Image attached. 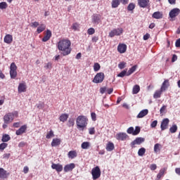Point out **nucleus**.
I'll return each instance as SVG.
<instances>
[{
    "label": "nucleus",
    "mask_w": 180,
    "mask_h": 180,
    "mask_svg": "<svg viewBox=\"0 0 180 180\" xmlns=\"http://www.w3.org/2000/svg\"><path fill=\"white\" fill-rule=\"evenodd\" d=\"M126 50H127V46L124 44H120L117 46V51L120 53V54H123V53H126Z\"/></svg>",
    "instance_id": "obj_15"
},
{
    "label": "nucleus",
    "mask_w": 180,
    "mask_h": 180,
    "mask_svg": "<svg viewBox=\"0 0 180 180\" xmlns=\"http://www.w3.org/2000/svg\"><path fill=\"white\" fill-rule=\"evenodd\" d=\"M8 147V143H2L0 144V150L4 151L6 148Z\"/></svg>",
    "instance_id": "obj_48"
},
{
    "label": "nucleus",
    "mask_w": 180,
    "mask_h": 180,
    "mask_svg": "<svg viewBox=\"0 0 180 180\" xmlns=\"http://www.w3.org/2000/svg\"><path fill=\"white\" fill-rule=\"evenodd\" d=\"M51 168L52 169H56L57 172H61L63 171V165L60 164L52 163Z\"/></svg>",
    "instance_id": "obj_19"
},
{
    "label": "nucleus",
    "mask_w": 180,
    "mask_h": 180,
    "mask_svg": "<svg viewBox=\"0 0 180 180\" xmlns=\"http://www.w3.org/2000/svg\"><path fill=\"white\" fill-rule=\"evenodd\" d=\"M77 155V151L75 150H70L68 153V158H71L72 160L75 158Z\"/></svg>",
    "instance_id": "obj_28"
},
{
    "label": "nucleus",
    "mask_w": 180,
    "mask_h": 180,
    "mask_svg": "<svg viewBox=\"0 0 180 180\" xmlns=\"http://www.w3.org/2000/svg\"><path fill=\"white\" fill-rule=\"evenodd\" d=\"M125 75H127V70H123L117 75L120 78H123Z\"/></svg>",
    "instance_id": "obj_44"
},
{
    "label": "nucleus",
    "mask_w": 180,
    "mask_h": 180,
    "mask_svg": "<svg viewBox=\"0 0 180 180\" xmlns=\"http://www.w3.org/2000/svg\"><path fill=\"white\" fill-rule=\"evenodd\" d=\"M123 34V28L119 27V28H115L111 30L109 32V37H115V36H120Z\"/></svg>",
    "instance_id": "obj_5"
},
{
    "label": "nucleus",
    "mask_w": 180,
    "mask_h": 180,
    "mask_svg": "<svg viewBox=\"0 0 180 180\" xmlns=\"http://www.w3.org/2000/svg\"><path fill=\"white\" fill-rule=\"evenodd\" d=\"M180 13V9L178 8H173L169 13V18L174 19V18H176L178 15Z\"/></svg>",
    "instance_id": "obj_10"
},
{
    "label": "nucleus",
    "mask_w": 180,
    "mask_h": 180,
    "mask_svg": "<svg viewBox=\"0 0 180 180\" xmlns=\"http://www.w3.org/2000/svg\"><path fill=\"white\" fill-rule=\"evenodd\" d=\"M54 131H53V130H50L48 133H47V134H46V139H52V137H54Z\"/></svg>",
    "instance_id": "obj_41"
},
{
    "label": "nucleus",
    "mask_w": 180,
    "mask_h": 180,
    "mask_svg": "<svg viewBox=\"0 0 180 180\" xmlns=\"http://www.w3.org/2000/svg\"><path fill=\"white\" fill-rule=\"evenodd\" d=\"M120 5V0H112L111 6L112 8H117Z\"/></svg>",
    "instance_id": "obj_34"
},
{
    "label": "nucleus",
    "mask_w": 180,
    "mask_h": 180,
    "mask_svg": "<svg viewBox=\"0 0 180 180\" xmlns=\"http://www.w3.org/2000/svg\"><path fill=\"white\" fill-rule=\"evenodd\" d=\"M136 8V4L134 3H130L127 6V11L131 12V11H134Z\"/></svg>",
    "instance_id": "obj_39"
},
{
    "label": "nucleus",
    "mask_w": 180,
    "mask_h": 180,
    "mask_svg": "<svg viewBox=\"0 0 180 180\" xmlns=\"http://www.w3.org/2000/svg\"><path fill=\"white\" fill-rule=\"evenodd\" d=\"M89 134L91 135L95 134V127H91L89 129Z\"/></svg>",
    "instance_id": "obj_54"
},
{
    "label": "nucleus",
    "mask_w": 180,
    "mask_h": 180,
    "mask_svg": "<svg viewBox=\"0 0 180 180\" xmlns=\"http://www.w3.org/2000/svg\"><path fill=\"white\" fill-rule=\"evenodd\" d=\"M60 144H61V139L56 138L52 140L51 146V147H58V146H60Z\"/></svg>",
    "instance_id": "obj_24"
},
{
    "label": "nucleus",
    "mask_w": 180,
    "mask_h": 180,
    "mask_svg": "<svg viewBox=\"0 0 180 180\" xmlns=\"http://www.w3.org/2000/svg\"><path fill=\"white\" fill-rule=\"evenodd\" d=\"M78 27H79V24H78L77 22H75L72 25V30H75V32L78 30Z\"/></svg>",
    "instance_id": "obj_47"
},
{
    "label": "nucleus",
    "mask_w": 180,
    "mask_h": 180,
    "mask_svg": "<svg viewBox=\"0 0 180 180\" xmlns=\"http://www.w3.org/2000/svg\"><path fill=\"white\" fill-rule=\"evenodd\" d=\"M4 41L6 43V44H11L12 41H13V37L11 34H6L4 37Z\"/></svg>",
    "instance_id": "obj_20"
},
{
    "label": "nucleus",
    "mask_w": 180,
    "mask_h": 180,
    "mask_svg": "<svg viewBox=\"0 0 180 180\" xmlns=\"http://www.w3.org/2000/svg\"><path fill=\"white\" fill-rule=\"evenodd\" d=\"M87 33L88 34L92 35L95 33V29H94L93 27H90L88 30H87Z\"/></svg>",
    "instance_id": "obj_52"
},
{
    "label": "nucleus",
    "mask_w": 180,
    "mask_h": 180,
    "mask_svg": "<svg viewBox=\"0 0 180 180\" xmlns=\"http://www.w3.org/2000/svg\"><path fill=\"white\" fill-rule=\"evenodd\" d=\"M9 176V173L4 168L0 167V179H6Z\"/></svg>",
    "instance_id": "obj_13"
},
{
    "label": "nucleus",
    "mask_w": 180,
    "mask_h": 180,
    "mask_svg": "<svg viewBox=\"0 0 180 180\" xmlns=\"http://www.w3.org/2000/svg\"><path fill=\"white\" fill-rule=\"evenodd\" d=\"M176 60H178V56L176 54H174L172 56V63H175V61H176Z\"/></svg>",
    "instance_id": "obj_59"
},
{
    "label": "nucleus",
    "mask_w": 180,
    "mask_h": 180,
    "mask_svg": "<svg viewBox=\"0 0 180 180\" xmlns=\"http://www.w3.org/2000/svg\"><path fill=\"white\" fill-rule=\"evenodd\" d=\"M148 115V110L144 109L142 110L136 116L137 119H141L144 117L145 116H147Z\"/></svg>",
    "instance_id": "obj_22"
},
{
    "label": "nucleus",
    "mask_w": 180,
    "mask_h": 180,
    "mask_svg": "<svg viewBox=\"0 0 180 180\" xmlns=\"http://www.w3.org/2000/svg\"><path fill=\"white\" fill-rule=\"evenodd\" d=\"M162 92H164V91H162L161 89L160 90L156 91L153 95V98L155 99H158V98H161V95L162 94Z\"/></svg>",
    "instance_id": "obj_31"
},
{
    "label": "nucleus",
    "mask_w": 180,
    "mask_h": 180,
    "mask_svg": "<svg viewBox=\"0 0 180 180\" xmlns=\"http://www.w3.org/2000/svg\"><path fill=\"white\" fill-rule=\"evenodd\" d=\"M168 86H169V80L165 79L162 84L160 89L163 91H167V89H168Z\"/></svg>",
    "instance_id": "obj_23"
},
{
    "label": "nucleus",
    "mask_w": 180,
    "mask_h": 180,
    "mask_svg": "<svg viewBox=\"0 0 180 180\" xmlns=\"http://www.w3.org/2000/svg\"><path fill=\"white\" fill-rule=\"evenodd\" d=\"M157 124H158V121L154 120L153 122H151L150 127H152V129H154L157 127Z\"/></svg>",
    "instance_id": "obj_51"
},
{
    "label": "nucleus",
    "mask_w": 180,
    "mask_h": 180,
    "mask_svg": "<svg viewBox=\"0 0 180 180\" xmlns=\"http://www.w3.org/2000/svg\"><path fill=\"white\" fill-rule=\"evenodd\" d=\"M175 46L176 47H180V38L176 41Z\"/></svg>",
    "instance_id": "obj_64"
},
{
    "label": "nucleus",
    "mask_w": 180,
    "mask_h": 180,
    "mask_svg": "<svg viewBox=\"0 0 180 180\" xmlns=\"http://www.w3.org/2000/svg\"><path fill=\"white\" fill-rule=\"evenodd\" d=\"M99 70H101V65L98 63H94V70L95 71V72H98Z\"/></svg>",
    "instance_id": "obj_43"
},
{
    "label": "nucleus",
    "mask_w": 180,
    "mask_h": 180,
    "mask_svg": "<svg viewBox=\"0 0 180 180\" xmlns=\"http://www.w3.org/2000/svg\"><path fill=\"white\" fill-rule=\"evenodd\" d=\"M39 22H34L31 23V27H37L38 26H39Z\"/></svg>",
    "instance_id": "obj_55"
},
{
    "label": "nucleus",
    "mask_w": 180,
    "mask_h": 180,
    "mask_svg": "<svg viewBox=\"0 0 180 180\" xmlns=\"http://www.w3.org/2000/svg\"><path fill=\"white\" fill-rule=\"evenodd\" d=\"M126 67V63L125 62H121L118 64V68L120 70H123Z\"/></svg>",
    "instance_id": "obj_50"
},
{
    "label": "nucleus",
    "mask_w": 180,
    "mask_h": 180,
    "mask_svg": "<svg viewBox=\"0 0 180 180\" xmlns=\"http://www.w3.org/2000/svg\"><path fill=\"white\" fill-rule=\"evenodd\" d=\"M8 8V4L6 2L0 3V9H6Z\"/></svg>",
    "instance_id": "obj_49"
},
{
    "label": "nucleus",
    "mask_w": 180,
    "mask_h": 180,
    "mask_svg": "<svg viewBox=\"0 0 180 180\" xmlns=\"http://www.w3.org/2000/svg\"><path fill=\"white\" fill-rule=\"evenodd\" d=\"M168 124H169V119L165 118L162 120L160 128L162 131L167 130L168 129Z\"/></svg>",
    "instance_id": "obj_9"
},
{
    "label": "nucleus",
    "mask_w": 180,
    "mask_h": 180,
    "mask_svg": "<svg viewBox=\"0 0 180 180\" xmlns=\"http://www.w3.org/2000/svg\"><path fill=\"white\" fill-rule=\"evenodd\" d=\"M23 172L24 174H27V172H29V167L25 166L23 168Z\"/></svg>",
    "instance_id": "obj_61"
},
{
    "label": "nucleus",
    "mask_w": 180,
    "mask_h": 180,
    "mask_svg": "<svg viewBox=\"0 0 180 180\" xmlns=\"http://www.w3.org/2000/svg\"><path fill=\"white\" fill-rule=\"evenodd\" d=\"M52 68H53V63H51V62H49L44 65V68H46V70H51Z\"/></svg>",
    "instance_id": "obj_46"
},
{
    "label": "nucleus",
    "mask_w": 180,
    "mask_h": 180,
    "mask_svg": "<svg viewBox=\"0 0 180 180\" xmlns=\"http://www.w3.org/2000/svg\"><path fill=\"white\" fill-rule=\"evenodd\" d=\"M165 174V168L161 169L159 172V173L157 174V179H161L162 176H164V174Z\"/></svg>",
    "instance_id": "obj_36"
},
{
    "label": "nucleus",
    "mask_w": 180,
    "mask_h": 180,
    "mask_svg": "<svg viewBox=\"0 0 180 180\" xmlns=\"http://www.w3.org/2000/svg\"><path fill=\"white\" fill-rule=\"evenodd\" d=\"M68 117H69L68 114L64 113V114H62V115L60 116L59 120H60V122H63L64 123L65 122H67V120H68Z\"/></svg>",
    "instance_id": "obj_30"
},
{
    "label": "nucleus",
    "mask_w": 180,
    "mask_h": 180,
    "mask_svg": "<svg viewBox=\"0 0 180 180\" xmlns=\"http://www.w3.org/2000/svg\"><path fill=\"white\" fill-rule=\"evenodd\" d=\"M145 140L146 139L144 138L138 137L131 143V147H134L136 144H137L138 146H140V144H141L142 143H144Z\"/></svg>",
    "instance_id": "obj_11"
},
{
    "label": "nucleus",
    "mask_w": 180,
    "mask_h": 180,
    "mask_svg": "<svg viewBox=\"0 0 180 180\" xmlns=\"http://www.w3.org/2000/svg\"><path fill=\"white\" fill-rule=\"evenodd\" d=\"M46 30V25L44 24H41L37 29V32L38 34H40L41 32H44Z\"/></svg>",
    "instance_id": "obj_29"
},
{
    "label": "nucleus",
    "mask_w": 180,
    "mask_h": 180,
    "mask_svg": "<svg viewBox=\"0 0 180 180\" xmlns=\"http://www.w3.org/2000/svg\"><path fill=\"white\" fill-rule=\"evenodd\" d=\"M176 130H178V127L176 124L172 125L169 129L170 133H176Z\"/></svg>",
    "instance_id": "obj_42"
},
{
    "label": "nucleus",
    "mask_w": 180,
    "mask_h": 180,
    "mask_svg": "<svg viewBox=\"0 0 180 180\" xmlns=\"http://www.w3.org/2000/svg\"><path fill=\"white\" fill-rule=\"evenodd\" d=\"M36 106L38 109H43L44 108V103H39L37 104Z\"/></svg>",
    "instance_id": "obj_53"
},
{
    "label": "nucleus",
    "mask_w": 180,
    "mask_h": 180,
    "mask_svg": "<svg viewBox=\"0 0 180 180\" xmlns=\"http://www.w3.org/2000/svg\"><path fill=\"white\" fill-rule=\"evenodd\" d=\"M137 68L136 65H134L132 66L127 72V77H129V75H131V74H133V72H134V71H136Z\"/></svg>",
    "instance_id": "obj_37"
},
{
    "label": "nucleus",
    "mask_w": 180,
    "mask_h": 180,
    "mask_svg": "<svg viewBox=\"0 0 180 180\" xmlns=\"http://www.w3.org/2000/svg\"><path fill=\"white\" fill-rule=\"evenodd\" d=\"M166 109H167V105H162V107L160 110V115H162V113L165 112Z\"/></svg>",
    "instance_id": "obj_57"
},
{
    "label": "nucleus",
    "mask_w": 180,
    "mask_h": 180,
    "mask_svg": "<svg viewBox=\"0 0 180 180\" xmlns=\"http://www.w3.org/2000/svg\"><path fill=\"white\" fill-rule=\"evenodd\" d=\"M150 39V34L147 33L143 36V40H148Z\"/></svg>",
    "instance_id": "obj_62"
},
{
    "label": "nucleus",
    "mask_w": 180,
    "mask_h": 180,
    "mask_svg": "<svg viewBox=\"0 0 180 180\" xmlns=\"http://www.w3.org/2000/svg\"><path fill=\"white\" fill-rule=\"evenodd\" d=\"M152 18L153 19H162V13L160 11H156L153 13Z\"/></svg>",
    "instance_id": "obj_26"
},
{
    "label": "nucleus",
    "mask_w": 180,
    "mask_h": 180,
    "mask_svg": "<svg viewBox=\"0 0 180 180\" xmlns=\"http://www.w3.org/2000/svg\"><path fill=\"white\" fill-rule=\"evenodd\" d=\"M160 147H161V144H160V143L155 144V146H154L155 153H158V151H160Z\"/></svg>",
    "instance_id": "obj_45"
},
{
    "label": "nucleus",
    "mask_w": 180,
    "mask_h": 180,
    "mask_svg": "<svg viewBox=\"0 0 180 180\" xmlns=\"http://www.w3.org/2000/svg\"><path fill=\"white\" fill-rule=\"evenodd\" d=\"M15 117H18V112L14 111L13 112H8L4 116V122L6 124H9V123L13 122Z\"/></svg>",
    "instance_id": "obj_3"
},
{
    "label": "nucleus",
    "mask_w": 180,
    "mask_h": 180,
    "mask_svg": "<svg viewBox=\"0 0 180 180\" xmlns=\"http://www.w3.org/2000/svg\"><path fill=\"white\" fill-rule=\"evenodd\" d=\"M139 92H140V86H139L138 84H136L134 86V87L132 89V94L134 95H136V94H139Z\"/></svg>",
    "instance_id": "obj_33"
},
{
    "label": "nucleus",
    "mask_w": 180,
    "mask_h": 180,
    "mask_svg": "<svg viewBox=\"0 0 180 180\" xmlns=\"http://www.w3.org/2000/svg\"><path fill=\"white\" fill-rule=\"evenodd\" d=\"M9 157H11V153H4L3 155V158H9Z\"/></svg>",
    "instance_id": "obj_63"
},
{
    "label": "nucleus",
    "mask_w": 180,
    "mask_h": 180,
    "mask_svg": "<svg viewBox=\"0 0 180 180\" xmlns=\"http://www.w3.org/2000/svg\"><path fill=\"white\" fill-rule=\"evenodd\" d=\"M127 137L128 136L124 132H120L116 134L117 140H120L121 141H124Z\"/></svg>",
    "instance_id": "obj_14"
},
{
    "label": "nucleus",
    "mask_w": 180,
    "mask_h": 180,
    "mask_svg": "<svg viewBox=\"0 0 180 180\" xmlns=\"http://www.w3.org/2000/svg\"><path fill=\"white\" fill-rule=\"evenodd\" d=\"M150 169L151 171H155V169H157V165H155V164L150 165Z\"/></svg>",
    "instance_id": "obj_56"
},
{
    "label": "nucleus",
    "mask_w": 180,
    "mask_h": 180,
    "mask_svg": "<svg viewBox=\"0 0 180 180\" xmlns=\"http://www.w3.org/2000/svg\"><path fill=\"white\" fill-rule=\"evenodd\" d=\"M150 4V0H138V5L140 8H147Z\"/></svg>",
    "instance_id": "obj_16"
},
{
    "label": "nucleus",
    "mask_w": 180,
    "mask_h": 180,
    "mask_svg": "<svg viewBox=\"0 0 180 180\" xmlns=\"http://www.w3.org/2000/svg\"><path fill=\"white\" fill-rule=\"evenodd\" d=\"M140 127H136L135 130L133 127H130L127 130V132L128 134H132V136H137L140 133L141 131Z\"/></svg>",
    "instance_id": "obj_8"
},
{
    "label": "nucleus",
    "mask_w": 180,
    "mask_h": 180,
    "mask_svg": "<svg viewBox=\"0 0 180 180\" xmlns=\"http://www.w3.org/2000/svg\"><path fill=\"white\" fill-rule=\"evenodd\" d=\"M25 146H26V143L24 141H21L18 143V147L20 148H22V147H25Z\"/></svg>",
    "instance_id": "obj_60"
},
{
    "label": "nucleus",
    "mask_w": 180,
    "mask_h": 180,
    "mask_svg": "<svg viewBox=\"0 0 180 180\" xmlns=\"http://www.w3.org/2000/svg\"><path fill=\"white\" fill-rule=\"evenodd\" d=\"M89 147H91V143L88 141L83 142L81 145V148L83 150H88V148H89Z\"/></svg>",
    "instance_id": "obj_32"
},
{
    "label": "nucleus",
    "mask_w": 180,
    "mask_h": 180,
    "mask_svg": "<svg viewBox=\"0 0 180 180\" xmlns=\"http://www.w3.org/2000/svg\"><path fill=\"white\" fill-rule=\"evenodd\" d=\"M105 79V74L103 72H99L96 75L93 79V82L94 84H101V82H103Z\"/></svg>",
    "instance_id": "obj_6"
},
{
    "label": "nucleus",
    "mask_w": 180,
    "mask_h": 180,
    "mask_svg": "<svg viewBox=\"0 0 180 180\" xmlns=\"http://www.w3.org/2000/svg\"><path fill=\"white\" fill-rule=\"evenodd\" d=\"M101 18L102 17L100 15L94 14L92 16V22H93V23H94L95 25H99V23L101 22Z\"/></svg>",
    "instance_id": "obj_17"
},
{
    "label": "nucleus",
    "mask_w": 180,
    "mask_h": 180,
    "mask_svg": "<svg viewBox=\"0 0 180 180\" xmlns=\"http://www.w3.org/2000/svg\"><path fill=\"white\" fill-rule=\"evenodd\" d=\"M52 33L50 30H47L46 32V34L44 37L42 38V41L46 42L49 41V39H51Z\"/></svg>",
    "instance_id": "obj_18"
},
{
    "label": "nucleus",
    "mask_w": 180,
    "mask_h": 180,
    "mask_svg": "<svg viewBox=\"0 0 180 180\" xmlns=\"http://www.w3.org/2000/svg\"><path fill=\"white\" fill-rule=\"evenodd\" d=\"M91 175L94 180L101 178V169L96 166L91 169Z\"/></svg>",
    "instance_id": "obj_7"
},
{
    "label": "nucleus",
    "mask_w": 180,
    "mask_h": 180,
    "mask_svg": "<svg viewBox=\"0 0 180 180\" xmlns=\"http://www.w3.org/2000/svg\"><path fill=\"white\" fill-rule=\"evenodd\" d=\"M91 119L93 122H95L96 120V114L95 112L91 113Z\"/></svg>",
    "instance_id": "obj_58"
},
{
    "label": "nucleus",
    "mask_w": 180,
    "mask_h": 180,
    "mask_svg": "<svg viewBox=\"0 0 180 180\" xmlns=\"http://www.w3.org/2000/svg\"><path fill=\"white\" fill-rule=\"evenodd\" d=\"M58 49L64 56L71 54V41L68 39H62L58 43Z\"/></svg>",
    "instance_id": "obj_1"
},
{
    "label": "nucleus",
    "mask_w": 180,
    "mask_h": 180,
    "mask_svg": "<svg viewBox=\"0 0 180 180\" xmlns=\"http://www.w3.org/2000/svg\"><path fill=\"white\" fill-rule=\"evenodd\" d=\"M26 130H27V125H22L15 131L16 136H22L23 133H26Z\"/></svg>",
    "instance_id": "obj_12"
},
{
    "label": "nucleus",
    "mask_w": 180,
    "mask_h": 180,
    "mask_svg": "<svg viewBox=\"0 0 180 180\" xmlns=\"http://www.w3.org/2000/svg\"><path fill=\"white\" fill-rule=\"evenodd\" d=\"M144 154H146V149L144 148H141L138 150V155H139V157H143V155H144Z\"/></svg>",
    "instance_id": "obj_40"
},
{
    "label": "nucleus",
    "mask_w": 180,
    "mask_h": 180,
    "mask_svg": "<svg viewBox=\"0 0 180 180\" xmlns=\"http://www.w3.org/2000/svg\"><path fill=\"white\" fill-rule=\"evenodd\" d=\"M75 124V120H74V118H70L68 122V127H74Z\"/></svg>",
    "instance_id": "obj_38"
},
{
    "label": "nucleus",
    "mask_w": 180,
    "mask_h": 180,
    "mask_svg": "<svg viewBox=\"0 0 180 180\" xmlns=\"http://www.w3.org/2000/svg\"><path fill=\"white\" fill-rule=\"evenodd\" d=\"M75 168V164L74 163H70L69 165H66L64 167V172H70V171H72Z\"/></svg>",
    "instance_id": "obj_21"
},
{
    "label": "nucleus",
    "mask_w": 180,
    "mask_h": 180,
    "mask_svg": "<svg viewBox=\"0 0 180 180\" xmlns=\"http://www.w3.org/2000/svg\"><path fill=\"white\" fill-rule=\"evenodd\" d=\"M107 151H113L115 150V144L112 142H108L105 148Z\"/></svg>",
    "instance_id": "obj_27"
},
{
    "label": "nucleus",
    "mask_w": 180,
    "mask_h": 180,
    "mask_svg": "<svg viewBox=\"0 0 180 180\" xmlns=\"http://www.w3.org/2000/svg\"><path fill=\"white\" fill-rule=\"evenodd\" d=\"M18 92L19 94H22V92H26V84L20 83L18 85Z\"/></svg>",
    "instance_id": "obj_25"
},
{
    "label": "nucleus",
    "mask_w": 180,
    "mask_h": 180,
    "mask_svg": "<svg viewBox=\"0 0 180 180\" xmlns=\"http://www.w3.org/2000/svg\"><path fill=\"white\" fill-rule=\"evenodd\" d=\"M17 70L18 66H16V64L15 63H12L10 66V77L11 79H15V78L18 77Z\"/></svg>",
    "instance_id": "obj_4"
},
{
    "label": "nucleus",
    "mask_w": 180,
    "mask_h": 180,
    "mask_svg": "<svg viewBox=\"0 0 180 180\" xmlns=\"http://www.w3.org/2000/svg\"><path fill=\"white\" fill-rule=\"evenodd\" d=\"M76 124L78 130H84L88 125V118L84 115H79L76 119Z\"/></svg>",
    "instance_id": "obj_2"
},
{
    "label": "nucleus",
    "mask_w": 180,
    "mask_h": 180,
    "mask_svg": "<svg viewBox=\"0 0 180 180\" xmlns=\"http://www.w3.org/2000/svg\"><path fill=\"white\" fill-rule=\"evenodd\" d=\"M11 140V136L8 134H4L1 138V141L3 143H8Z\"/></svg>",
    "instance_id": "obj_35"
}]
</instances>
